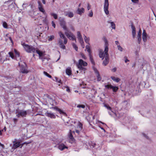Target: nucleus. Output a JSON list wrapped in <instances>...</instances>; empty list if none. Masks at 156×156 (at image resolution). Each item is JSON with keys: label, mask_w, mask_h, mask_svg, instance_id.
<instances>
[{"label": "nucleus", "mask_w": 156, "mask_h": 156, "mask_svg": "<svg viewBox=\"0 0 156 156\" xmlns=\"http://www.w3.org/2000/svg\"><path fill=\"white\" fill-rule=\"evenodd\" d=\"M82 124L80 122H79V126L80 128L81 129H82Z\"/></svg>", "instance_id": "de8ad7c7"}, {"label": "nucleus", "mask_w": 156, "mask_h": 156, "mask_svg": "<svg viewBox=\"0 0 156 156\" xmlns=\"http://www.w3.org/2000/svg\"><path fill=\"white\" fill-rule=\"evenodd\" d=\"M92 68L95 73L96 75V77L97 80L98 81H100L101 80V77L99 72L98 70L95 68L94 66H92Z\"/></svg>", "instance_id": "6e6552de"}, {"label": "nucleus", "mask_w": 156, "mask_h": 156, "mask_svg": "<svg viewBox=\"0 0 156 156\" xmlns=\"http://www.w3.org/2000/svg\"><path fill=\"white\" fill-rule=\"evenodd\" d=\"M3 26L4 28H7L8 27L7 23L5 22H4L3 23Z\"/></svg>", "instance_id": "79ce46f5"}, {"label": "nucleus", "mask_w": 156, "mask_h": 156, "mask_svg": "<svg viewBox=\"0 0 156 156\" xmlns=\"http://www.w3.org/2000/svg\"><path fill=\"white\" fill-rule=\"evenodd\" d=\"M89 56L90 58V60L91 63L93 65V66H94L95 67V63L92 58L91 55H90Z\"/></svg>", "instance_id": "412c9836"}, {"label": "nucleus", "mask_w": 156, "mask_h": 156, "mask_svg": "<svg viewBox=\"0 0 156 156\" xmlns=\"http://www.w3.org/2000/svg\"><path fill=\"white\" fill-rule=\"evenodd\" d=\"M73 47L75 49L76 51H77L78 48L76 45L75 44H73Z\"/></svg>", "instance_id": "4c0bfd02"}, {"label": "nucleus", "mask_w": 156, "mask_h": 156, "mask_svg": "<svg viewBox=\"0 0 156 156\" xmlns=\"http://www.w3.org/2000/svg\"><path fill=\"white\" fill-rule=\"evenodd\" d=\"M142 35V31L140 29L137 35V38L138 39H141Z\"/></svg>", "instance_id": "4be33fe9"}, {"label": "nucleus", "mask_w": 156, "mask_h": 156, "mask_svg": "<svg viewBox=\"0 0 156 156\" xmlns=\"http://www.w3.org/2000/svg\"><path fill=\"white\" fill-rule=\"evenodd\" d=\"M9 56L11 57L12 58H13L14 57V55L13 53L12 52H9Z\"/></svg>", "instance_id": "a19ab883"}, {"label": "nucleus", "mask_w": 156, "mask_h": 156, "mask_svg": "<svg viewBox=\"0 0 156 156\" xmlns=\"http://www.w3.org/2000/svg\"><path fill=\"white\" fill-rule=\"evenodd\" d=\"M41 58L42 60V61L43 62H44V61L45 59L47 60V59L45 58ZM47 61H48V60Z\"/></svg>", "instance_id": "864d4df0"}, {"label": "nucleus", "mask_w": 156, "mask_h": 156, "mask_svg": "<svg viewBox=\"0 0 156 156\" xmlns=\"http://www.w3.org/2000/svg\"><path fill=\"white\" fill-rule=\"evenodd\" d=\"M77 35L78 38V39H83V38L81 36L80 33L79 31H78L77 33Z\"/></svg>", "instance_id": "c85d7f7f"}, {"label": "nucleus", "mask_w": 156, "mask_h": 156, "mask_svg": "<svg viewBox=\"0 0 156 156\" xmlns=\"http://www.w3.org/2000/svg\"><path fill=\"white\" fill-rule=\"evenodd\" d=\"M105 49L104 51L103 50L100 49L99 51V56L100 58H102L103 59L105 57V59L104 60L103 64L105 66H106L109 62V59L108 57V44L107 40H105Z\"/></svg>", "instance_id": "f257e3e1"}, {"label": "nucleus", "mask_w": 156, "mask_h": 156, "mask_svg": "<svg viewBox=\"0 0 156 156\" xmlns=\"http://www.w3.org/2000/svg\"><path fill=\"white\" fill-rule=\"evenodd\" d=\"M108 23H111V27L112 29H115V25L113 22H110V21H108Z\"/></svg>", "instance_id": "b1692460"}, {"label": "nucleus", "mask_w": 156, "mask_h": 156, "mask_svg": "<svg viewBox=\"0 0 156 156\" xmlns=\"http://www.w3.org/2000/svg\"><path fill=\"white\" fill-rule=\"evenodd\" d=\"M24 65H20L19 64V66H20V70L21 72L23 73H27L28 72V71L27 68V65L25 63H24Z\"/></svg>", "instance_id": "39448f33"}, {"label": "nucleus", "mask_w": 156, "mask_h": 156, "mask_svg": "<svg viewBox=\"0 0 156 156\" xmlns=\"http://www.w3.org/2000/svg\"><path fill=\"white\" fill-rule=\"evenodd\" d=\"M66 15H67L68 17L71 18L73 16L74 14L73 12H70L68 13Z\"/></svg>", "instance_id": "bb28decb"}, {"label": "nucleus", "mask_w": 156, "mask_h": 156, "mask_svg": "<svg viewBox=\"0 0 156 156\" xmlns=\"http://www.w3.org/2000/svg\"><path fill=\"white\" fill-rule=\"evenodd\" d=\"M143 135H144V136H145V137H146L147 139H148V137L146 135H145V134H144V133H143Z\"/></svg>", "instance_id": "0e129e2a"}, {"label": "nucleus", "mask_w": 156, "mask_h": 156, "mask_svg": "<svg viewBox=\"0 0 156 156\" xmlns=\"http://www.w3.org/2000/svg\"><path fill=\"white\" fill-rule=\"evenodd\" d=\"M44 74L46 76L48 77L49 78H51V76L47 72L45 71L43 72Z\"/></svg>", "instance_id": "473e14b6"}, {"label": "nucleus", "mask_w": 156, "mask_h": 156, "mask_svg": "<svg viewBox=\"0 0 156 156\" xmlns=\"http://www.w3.org/2000/svg\"><path fill=\"white\" fill-rule=\"evenodd\" d=\"M62 40H59L58 42V45L59 47L62 49H66V47L64 44L63 43Z\"/></svg>", "instance_id": "f8f14e48"}, {"label": "nucleus", "mask_w": 156, "mask_h": 156, "mask_svg": "<svg viewBox=\"0 0 156 156\" xmlns=\"http://www.w3.org/2000/svg\"><path fill=\"white\" fill-rule=\"evenodd\" d=\"M93 15V13L92 11V10L90 12L88 16L90 17H92Z\"/></svg>", "instance_id": "37998d69"}, {"label": "nucleus", "mask_w": 156, "mask_h": 156, "mask_svg": "<svg viewBox=\"0 0 156 156\" xmlns=\"http://www.w3.org/2000/svg\"><path fill=\"white\" fill-rule=\"evenodd\" d=\"M46 17L47 16H46L45 17H43L41 18V20H42L43 23L45 24H47L48 23V22L47 20Z\"/></svg>", "instance_id": "5701e85b"}, {"label": "nucleus", "mask_w": 156, "mask_h": 156, "mask_svg": "<svg viewBox=\"0 0 156 156\" xmlns=\"http://www.w3.org/2000/svg\"><path fill=\"white\" fill-rule=\"evenodd\" d=\"M52 26L54 28H55V23H54V22L52 21Z\"/></svg>", "instance_id": "3c124183"}, {"label": "nucleus", "mask_w": 156, "mask_h": 156, "mask_svg": "<svg viewBox=\"0 0 156 156\" xmlns=\"http://www.w3.org/2000/svg\"><path fill=\"white\" fill-rule=\"evenodd\" d=\"M75 132H76L78 134H79L80 133V131L78 130H76Z\"/></svg>", "instance_id": "680f3d73"}, {"label": "nucleus", "mask_w": 156, "mask_h": 156, "mask_svg": "<svg viewBox=\"0 0 156 156\" xmlns=\"http://www.w3.org/2000/svg\"><path fill=\"white\" fill-rule=\"evenodd\" d=\"M66 36H67V37L68 38H69L70 37H72V39H75L73 37H72V36L73 35H72V34H69L68 33H66Z\"/></svg>", "instance_id": "c9c22d12"}, {"label": "nucleus", "mask_w": 156, "mask_h": 156, "mask_svg": "<svg viewBox=\"0 0 156 156\" xmlns=\"http://www.w3.org/2000/svg\"><path fill=\"white\" fill-rule=\"evenodd\" d=\"M86 48L87 50V51L89 53V55H91L90 49L89 46L87 45L86 47Z\"/></svg>", "instance_id": "393cba45"}, {"label": "nucleus", "mask_w": 156, "mask_h": 156, "mask_svg": "<svg viewBox=\"0 0 156 156\" xmlns=\"http://www.w3.org/2000/svg\"><path fill=\"white\" fill-rule=\"evenodd\" d=\"M13 121L15 124H16L18 121V119L16 118H14Z\"/></svg>", "instance_id": "49530a36"}, {"label": "nucleus", "mask_w": 156, "mask_h": 156, "mask_svg": "<svg viewBox=\"0 0 156 156\" xmlns=\"http://www.w3.org/2000/svg\"><path fill=\"white\" fill-rule=\"evenodd\" d=\"M61 26L63 29L66 31L67 30V28L66 26V22L64 19L62 18L59 20Z\"/></svg>", "instance_id": "0eeeda50"}, {"label": "nucleus", "mask_w": 156, "mask_h": 156, "mask_svg": "<svg viewBox=\"0 0 156 156\" xmlns=\"http://www.w3.org/2000/svg\"><path fill=\"white\" fill-rule=\"evenodd\" d=\"M46 115L51 119H55L56 118V116L53 113L51 112H47L45 114Z\"/></svg>", "instance_id": "9b49d317"}, {"label": "nucleus", "mask_w": 156, "mask_h": 156, "mask_svg": "<svg viewBox=\"0 0 156 156\" xmlns=\"http://www.w3.org/2000/svg\"><path fill=\"white\" fill-rule=\"evenodd\" d=\"M14 51L16 56L19 57L20 56V53L16 49H14Z\"/></svg>", "instance_id": "e433bc0d"}, {"label": "nucleus", "mask_w": 156, "mask_h": 156, "mask_svg": "<svg viewBox=\"0 0 156 156\" xmlns=\"http://www.w3.org/2000/svg\"><path fill=\"white\" fill-rule=\"evenodd\" d=\"M73 133H74V131H72L71 130H70L69 134L68 135V137L72 141H73L74 140V139L73 137Z\"/></svg>", "instance_id": "ddd939ff"}, {"label": "nucleus", "mask_w": 156, "mask_h": 156, "mask_svg": "<svg viewBox=\"0 0 156 156\" xmlns=\"http://www.w3.org/2000/svg\"><path fill=\"white\" fill-rule=\"evenodd\" d=\"M87 8L88 10H89L90 9V6L89 5V4H88Z\"/></svg>", "instance_id": "5fc2aeb1"}, {"label": "nucleus", "mask_w": 156, "mask_h": 156, "mask_svg": "<svg viewBox=\"0 0 156 156\" xmlns=\"http://www.w3.org/2000/svg\"><path fill=\"white\" fill-rule=\"evenodd\" d=\"M58 148L61 151L65 149H67L68 147L66 146L64 144H61L58 146Z\"/></svg>", "instance_id": "4468645a"}, {"label": "nucleus", "mask_w": 156, "mask_h": 156, "mask_svg": "<svg viewBox=\"0 0 156 156\" xmlns=\"http://www.w3.org/2000/svg\"><path fill=\"white\" fill-rule=\"evenodd\" d=\"M84 11V9L83 8H82L81 9L78 8L77 10V13L79 15H81Z\"/></svg>", "instance_id": "a211bd4d"}, {"label": "nucleus", "mask_w": 156, "mask_h": 156, "mask_svg": "<svg viewBox=\"0 0 156 156\" xmlns=\"http://www.w3.org/2000/svg\"><path fill=\"white\" fill-rule=\"evenodd\" d=\"M21 45L23 46L26 52L28 53H33V57L35 55L34 53L35 52V49L32 46H30L25 44L23 41L21 42Z\"/></svg>", "instance_id": "f03ea898"}, {"label": "nucleus", "mask_w": 156, "mask_h": 156, "mask_svg": "<svg viewBox=\"0 0 156 156\" xmlns=\"http://www.w3.org/2000/svg\"><path fill=\"white\" fill-rule=\"evenodd\" d=\"M59 35L61 38H64V34L61 32H59Z\"/></svg>", "instance_id": "ea45409f"}, {"label": "nucleus", "mask_w": 156, "mask_h": 156, "mask_svg": "<svg viewBox=\"0 0 156 156\" xmlns=\"http://www.w3.org/2000/svg\"><path fill=\"white\" fill-rule=\"evenodd\" d=\"M35 52L39 55V57H41L42 56L43 54L42 51L37 49L36 50H35Z\"/></svg>", "instance_id": "aec40b11"}, {"label": "nucleus", "mask_w": 156, "mask_h": 156, "mask_svg": "<svg viewBox=\"0 0 156 156\" xmlns=\"http://www.w3.org/2000/svg\"><path fill=\"white\" fill-rule=\"evenodd\" d=\"M138 42L139 43H140L141 41V40H138Z\"/></svg>", "instance_id": "774afa93"}, {"label": "nucleus", "mask_w": 156, "mask_h": 156, "mask_svg": "<svg viewBox=\"0 0 156 156\" xmlns=\"http://www.w3.org/2000/svg\"><path fill=\"white\" fill-rule=\"evenodd\" d=\"M16 139H15V141L13 142V145L12 148L14 149H16L20 147L21 145V144L19 141H16Z\"/></svg>", "instance_id": "1a4fd4ad"}, {"label": "nucleus", "mask_w": 156, "mask_h": 156, "mask_svg": "<svg viewBox=\"0 0 156 156\" xmlns=\"http://www.w3.org/2000/svg\"><path fill=\"white\" fill-rule=\"evenodd\" d=\"M54 38V36H51L49 38V39H53Z\"/></svg>", "instance_id": "4d7b16f0"}, {"label": "nucleus", "mask_w": 156, "mask_h": 156, "mask_svg": "<svg viewBox=\"0 0 156 156\" xmlns=\"http://www.w3.org/2000/svg\"><path fill=\"white\" fill-rule=\"evenodd\" d=\"M2 130H3V131H4V132H5L6 130V128L5 126Z\"/></svg>", "instance_id": "13d9d810"}, {"label": "nucleus", "mask_w": 156, "mask_h": 156, "mask_svg": "<svg viewBox=\"0 0 156 156\" xmlns=\"http://www.w3.org/2000/svg\"><path fill=\"white\" fill-rule=\"evenodd\" d=\"M105 105V106L106 108H107L108 110H110L111 111V110H112V108L110 106H109V105H106V104H105V105Z\"/></svg>", "instance_id": "58836bf2"}, {"label": "nucleus", "mask_w": 156, "mask_h": 156, "mask_svg": "<svg viewBox=\"0 0 156 156\" xmlns=\"http://www.w3.org/2000/svg\"><path fill=\"white\" fill-rule=\"evenodd\" d=\"M118 49L121 51H122V48L119 45L118 46Z\"/></svg>", "instance_id": "c03bdc74"}, {"label": "nucleus", "mask_w": 156, "mask_h": 156, "mask_svg": "<svg viewBox=\"0 0 156 156\" xmlns=\"http://www.w3.org/2000/svg\"><path fill=\"white\" fill-rule=\"evenodd\" d=\"M125 62L126 63V62H127L129 61V60L128 59H125Z\"/></svg>", "instance_id": "338daca9"}, {"label": "nucleus", "mask_w": 156, "mask_h": 156, "mask_svg": "<svg viewBox=\"0 0 156 156\" xmlns=\"http://www.w3.org/2000/svg\"><path fill=\"white\" fill-rule=\"evenodd\" d=\"M109 6V3L108 0H105L104 4V10L105 14L108 15L109 14V11H108Z\"/></svg>", "instance_id": "423d86ee"}, {"label": "nucleus", "mask_w": 156, "mask_h": 156, "mask_svg": "<svg viewBox=\"0 0 156 156\" xmlns=\"http://www.w3.org/2000/svg\"><path fill=\"white\" fill-rule=\"evenodd\" d=\"M112 89L113 91L114 92H116L118 89V87L116 86H112Z\"/></svg>", "instance_id": "cd10ccee"}, {"label": "nucleus", "mask_w": 156, "mask_h": 156, "mask_svg": "<svg viewBox=\"0 0 156 156\" xmlns=\"http://www.w3.org/2000/svg\"><path fill=\"white\" fill-rule=\"evenodd\" d=\"M66 90L67 92H69L70 91V90L69 87H66Z\"/></svg>", "instance_id": "8fccbe9b"}, {"label": "nucleus", "mask_w": 156, "mask_h": 156, "mask_svg": "<svg viewBox=\"0 0 156 156\" xmlns=\"http://www.w3.org/2000/svg\"><path fill=\"white\" fill-rule=\"evenodd\" d=\"M115 44H117V46H118V45H119V42L118 41H115Z\"/></svg>", "instance_id": "bf43d9fd"}, {"label": "nucleus", "mask_w": 156, "mask_h": 156, "mask_svg": "<svg viewBox=\"0 0 156 156\" xmlns=\"http://www.w3.org/2000/svg\"><path fill=\"white\" fill-rule=\"evenodd\" d=\"M64 44H66L67 43V40H64Z\"/></svg>", "instance_id": "6e6d98bb"}, {"label": "nucleus", "mask_w": 156, "mask_h": 156, "mask_svg": "<svg viewBox=\"0 0 156 156\" xmlns=\"http://www.w3.org/2000/svg\"><path fill=\"white\" fill-rule=\"evenodd\" d=\"M29 143H27L26 142H24L23 144H22L21 147H22L23 146V144H28Z\"/></svg>", "instance_id": "052dcab7"}, {"label": "nucleus", "mask_w": 156, "mask_h": 156, "mask_svg": "<svg viewBox=\"0 0 156 156\" xmlns=\"http://www.w3.org/2000/svg\"><path fill=\"white\" fill-rule=\"evenodd\" d=\"M80 40V42L81 43V46L82 47L84 48V42L83 41V40Z\"/></svg>", "instance_id": "2f4dec72"}, {"label": "nucleus", "mask_w": 156, "mask_h": 156, "mask_svg": "<svg viewBox=\"0 0 156 156\" xmlns=\"http://www.w3.org/2000/svg\"><path fill=\"white\" fill-rule=\"evenodd\" d=\"M55 109L57 111H58L60 114H64L65 113L64 112H63L62 110L60 109L57 108L55 107Z\"/></svg>", "instance_id": "a878e982"}, {"label": "nucleus", "mask_w": 156, "mask_h": 156, "mask_svg": "<svg viewBox=\"0 0 156 156\" xmlns=\"http://www.w3.org/2000/svg\"><path fill=\"white\" fill-rule=\"evenodd\" d=\"M38 9L39 11L42 12L44 15L46 16V13L44 9L42 7V4L39 2H38Z\"/></svg>", "instance_id": "9d476101"}, {"label": "nucleus", "mask_w": 156, "mask_h": 156, "mask_svg": "<svg viewBox=\"0 0 156 156\" xmlns=\"http://www.w3.org/2000/svg\"><path fill=\"white\" fill-rule=\"evenodd\" d=\"M112 86L111 84L106 85L105 86V88L108 89H111L112 87Z\"/></svg>", "instance_id": "c756f323"}, {"label": "nucleus", "mask_w": 156, "mask_h": 156, "mask_svg": "<svg viewBox=\"0 0 156 156\" xmlns=\"http://www.w3.org/2000/svg\"><path fill=\"white\" fill-rule=\"evenodd\" d=\"M147 34L146 33V30H144L142 33V39H146L147 38Z\"/></svg>", "instance_id": "6ab92c4d"}, {"label": "nucleus", "mask_w": 156, "mask_h": 156, "mask_svg": "<svg viewBox=\"0 0 156 156\" xmlns=\"http://www.w3.org/2000/svg\"><path fill=\"white\" fill-rule=\"evenodd\" d=\"M111 78L115 82L117 83L119 82L120 80V79L118 77H116L114 76H111Z\"/></svg>", "instance_id": "f3484780"}, {"label": "nucleus", "mask_w": 156, "mask_h": 156, "mask_svg": "<svg viewBox=\"0 0 156 156\" xmlns=\"http://www.w3.org/2000/svg\"><path fill=\"white\" fill-rule=\"evenodd\" d=\"M85 105H78L77 106V107L78 108H85Z\"/></svg>", "instance_id": "f704fd0d"}, {"label": "nucleus", "mask_w": 156, "mask_h": 156, "mask_svg": "<svg viewBox=\"0 0 156 156\" xmlns=\"http://www.w3.org/2000/svg\"><path fill=\"white\" fill-rule=\"evenodd\" d=\"M131 28L132 29V33L133 38H135L136 34V28L133 25L131 26Z\"/></svg>", "instance_id": "2eb2a0df"}, {"label": "nucleus", "mask_w": 156, "mask_h": 156, "mask_svg": "<svg viewBox=\"0 0 156 156\" xmlns=\"http://www.w3.org/2000/svg\"><path fill=\"white\" fill-rule=\"evenodd\" d=\"M16 113L17 114L16 115V116L18 118L26 117L27 114V111L23 110L17 112Z\"/></svg>", "instance_id": "20e7f679"}, {"label": "nucleus", "mask_w": 156, "mask_h": 156, "mask_svg": "<svg viewBox=\"0 0 156 156\" xmlns=\"http://www.w3.org/2000/svg\"><path fill=\"white\" fill-rule=\"evenodd\" d=\"M87 63L86 62L83 61L82 59H80L78 60V63L76 64V66L80 70L85 71L87 69L83 67L87 66Z\"/></svg>", "instance_id": "7ed1b4c3"}, {"label": "nucleus", "mask_w": 156, "mask_h": 156, "mask_svg": "<svg viewBox=\"0 0 156 156\" xmlns=\"http://www.w3.org/2000/svg\"><path fill=\"white\" fill-rule=\"evenodd\" d=\"M50 14L51 16H53L55 19H57L58 16L56 14L54 13H51Z\"/></svg>", "instance_id": "7c9ffc66"}, {"label": "nucleus", "mask_w": 156, "mask_h": 156, "mask_svg": "<svg viewBox=\"0 0 156 156\" xmlns=\"http://www.w3.org/2000/svg\"><path fill=\"white\" fill-rule=\"evenodd\" d=\"M28 5L26 3H23V4L22 6L23 7H26L27 6H28Z\"/></svg>", "instance_id": "603ef678"}, {"label": "nucleus", "mask_w": 156, "mask_h": 156, "mask_svg": "<svg viewBox=\"0 0 156 156\" xmlns=\"http://www.w3.org/2000/svg\"><path fill=\"white\" fill-rule=\"evenodd\" d=\"M42 2L44 4H45V0H42Z\"/></svg>", "instance_id": "69168bd1"}, {"label": "nucleus", "mask_w": 156, "mask_h": 156, "mask_svg": "<svg viewBox=\"0 0 156 156\" xmlns=\"http://www.w3.org/2000/svg\"><path fill=\"white\" fill-rule=\"evenodd\" d=\"M116 70H117V69L115 67L114 68L111 69L112 71L114 72H116Z\"/></svg>", "instance_id": "a18cd8bd"}, {"label": "nucleus", "mask_w": 156, "mask_h": 156, "mask_svg": "<svg viewBox=\"0 0 156 156\" xmlns=\"http://www.w3.org/2000/svg\"><path fill=\"white\" fill-rule=\"evenodd\" d=\"M3 131V130H0V135H2V132Z\"/></svg>", "instance_id": "e2e57ef3"}, {"label": "nucleus", "mask_w": 156, "mask_h": 156, "mask_svg": "<svg viewBox=\"0 0 156 156\" xmlns=\"http://www.w3.org/2000/svg\"><path fill=\"white\" fill-rule=\"evenodd\" d=\"M66 72L67 75L69 76L70 75L72 74L71 68L70 67H68L67 68L66 70Z\"/></svg>", "instance_id": "dca6fc26"}, {"label": "nucleus", "mask_w": 156, "mask_h": 156, "mask_svg": "<svg viewBox=\"0 0 156 156\" xmlns=\"http://www.w3.org/2000/svg\"><path fill=\"white\" fill-rule=\"evenodd\" d=\"M80 55L81 57V58L84 60H86L87 59V57L85 55L82 53H80Z\"/></svg>", "instance_id": "72a5a7b5"}, {"label": "nucleus", "mask_w": 156, "mask_h": 156, "mask_svg": "<svg viewBox=\"0 0 156 156\" xmlns=\"http://www.w3.org/2000/svg\"><path fill=\"white\" fill-rule=\"evenodd\" d=\"M132 1L135 3H137L138 2V0H131Z\"/></svg>", "instance_id": "09e8293b"}]
</instances>
